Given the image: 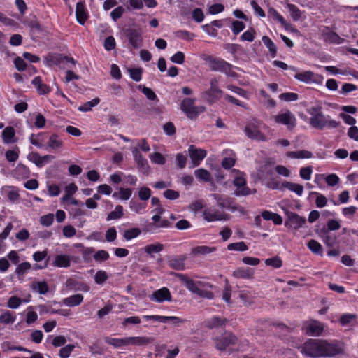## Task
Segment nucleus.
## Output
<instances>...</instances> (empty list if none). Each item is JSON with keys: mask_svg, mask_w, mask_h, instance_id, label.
Segmentation results:
<instances>
[{"mask_svg": "<svg viewBox=\"0 0 358 358\" xmlns=\"http://www.w3.org/2000/svg\"><path fill=\"white\" fill-rule=\"evenodd\" d=\"M282 185L289 190L295 192L298 196H301L303 194V187L301 185L286 181L282 182Z\"/></svg>", "mask_w": 358, "mask_h": 358, "instance_id": "35", "label": "nucleus"}, {"mask_svg": "<svg viewBox=\"0 0 358 358\" xmlns=\"http://www.w3.org/2000/svg\"><path fill=\"white\" fill-rule=\"evenodd\" d=\"M28 159L34 163L38 167H42L44 165V162L42 158V156H41L37 152H32L28 156Z\"/></svg>", "mask_w": 358, "mask_h": 358, "instance_id": "47", "label": "nucleus"}, {"mask_svg": "<svg viewBox=\"0 0 358 358\" xmlns=\"http://www.w3.org/2000/svg\"><path fill=\"white\" fill-rule=\"evenodd\" d=\"M170 59L175 64H182L185 62V55L182 52L178 51Z\"/></svg>", "mask_w": 358, "mask_h": 358, "instance_id": "58", "label": "nucleus"}, {"mask_svg": "<svg viewBox=\"0 0 358 358\" xmlns=\"http://www.w3.org/2000/svg\"><path fill=\"white\" fill-rule=\"evenodd\" d=\"M31 83L36 87L39 94H47L50 92V87L43 83L40 76L35 77L32 80Z\"/></svg>", "mask_w": 358, "mask_h": 358, "instance_id": "23", "label": "nucleus"}, {"mask_svg": "<svg viewBox=\"0 0 358 358\" xmlns=\"http://www.w3.org/2000/svg\"><path fill=\"white\" fill-rule=\"evenodd\" d=\"M238 338L230 331H226L220 337L215 338V347L219 350H225L229 345H235Z\"/></svg>", "mask_w": 358, "mask_h": 358, "instance_id": "8", "label": "nucleus"}, {"mask_svg": "<svg viewBox=\"0 0 358 358\" xmlns=\"http://www.w3.org/2000/svg\"><path fill=\"white\" fill-rule=\"evenodd\" d=\"M15 320V315L14 313L6 311L0 315V322L4 324H12Z\"/></svg>", "mask_w": 358, "mask_h": 358, "instance_id": "41", "label": "nucleus"}, {"mask_svg": "<svg viewBox=\"0 0 358 358\" xmlns=\"http://www.w3.org/2000/svg\"><path fill=\"white\" fill-rule=\"evenodd\" d=\"M254 269L248 267H238L234 271L232 275L236 278L253 279Z\"/></svg>", "mask_w": 358, "mask_h": 358, "instance_id": "17", "label": "nucleus"}, {"mask_svg": "<svg viewBox=\"0 0 358 358\" xmlns=\"http://www.w3.org/2000/svg\"><path fill=\"white\" fill-rule=\"evenodd\" d=\"M126 36L131 46L136 49L141 46L142 43V30L139 27H129L125 29Z\"/></svg>", "mask_w": 358, "mask_h": 358, "instance_id": "9", "label": "nucleus"}, {"mask_svg": "<svg viewBox=\"0 0 358 358\" xmlns=\"http://www.w3.org/2000/svg\"><path fill=\"white\" fill-rule=\"evenodd\" d=\"M181 110L189 119H196L198 115L206 110L205 106H195L194 99L191 98L184 99L180 104Z\"/></svg>", "mask_w": 358, "mask_h": 358, "instance_id": "5", "label": "nucleus"}, {"mask_svg": "<svg viewBox=\"0 0 358 358\" xmlns=\"http://www.w3.org/2000/svg\"><path fill=\"white\" fill-rule=\"evenodd\" d=\"M68 57L59 53H48L44 57V63L48 66H58L62 63L64 62L65 59H67Z\"/></svg>", "mask_w": 358, "mask_h": 358, "instance_id": "14", "label": "nucleus"}, {"mask_svg": "<svg viewBox=\"0 0 358 358\" xmlns=\"http://www.w3.org/2000/svg\"><path fill=\"white\" fill-rule=\"evenodd\" d=\"M227 249L229 250L245 251L248 248L243 241H241L229 244Z\"/></svg>", "mask_w": 358, "mask_h": 358, "instance_id": "46", "label": "nucleus"}, {"mask_svg": "<svg viewBox=\"0 0 358 358\" xmlns=\"http://www.w3.org/2000/svg\"><path fill=\"white\" fill-rule=\"evenodd\" d=\"M31 268V264L29 262H23L20 264L15 269V273L18 275H24L27 271Z\"/></svg>", "mask_w": 358, "mask_h": 358, "instance_id": "52", "label": "nucleus"}, {"mask_svg": "<svg viewBox=\"0 0 358 358\" xmlns=\"http://www.w3.org/2000/svg\"><path fill=\"white\" fill-rule=\"evenodd\" d=\"M109 254L107 251L103 250H98L95 254L94 255V259L96 262H103L106 261L108 259Z\"/></svg>", "mask_w": 358, "mask_h": 358, "instance_id": "53", "label": "nucleus"}, {"mask_svg": "<svg viewBox=\"0 0 358 358\" xmlns=\"http://www.w3.org/2000/svg\"><path fill=\"white\" fill-rule=\"evenodd\" d=\"M308 113L310 115L309 123L313 128L322 130L326 127L337 128L340 125V122L330 120L329 116L326 117L320 106L311 107L308 110Z\"/></svg>", "mask_w": 358, "mask_h": 358, "instance_id": "2", "label": "nucleus"}, {"mask_svg": "<svg viewBox=\"0 0 358 358\" xmlns=\"http://www.w3.org/2000/svg\"><path fill=\"white\" fill-rule=\"evenodd\" d=\"M71 259L69 256L66 255H59L55 257L54 266L57 267L66 268L70 266Z\"/></svg>", "mask_w": 358, "mask_h": 358, "instance_id": "27", "label": "nucleus"}, {"mask_svg": "<svg viewBox=\"0 0 358 358\" xmlns=\"http://www.w3.org/2000/svg\"><path fill=\"white\" fill-rule=\"evenodd\" d=\"M308 248L314 253L319 254L322 251V245L317 241L311 239L308 243Z\"/></svg>", "mask_w": 358, "mask_h": 358, "instance_id": "50", "label": "nucleus"}, {"mask_svg": "<svg viewBox=\"0 0 358 358\" xmlns=\"http://www.w3.org/2000/svg\"><path fill=\"white\" fill-rule=\"evenodd\" d=\"M151 195V191L148 187H141L138 192V196L141 200L147 201Z\"/></svg>", "mask_w": 358, "mask_h": 358, "instance_id": "63", "label": "nucleus"}, {"mask_svg": "<svg viewBox=\"0 0 358 358\" xmlns=\"http://www.w3.org/2000/svg\"><path fill=\"white\" fill-rule=\"evenodd\" d=\"M108 279L107 273L104 271H98L94 275L96 284L101 285Z\"/></svg>", "mask_w": 358, "mask_h": 358, "instance_id": "51", "label": "nucleus"}, {"mask_svg": "<svg viewBox=\"0 0 358 358\" xmlns=\"http://www.w3.org/2000/svg\"><path fill=\"white\" fill-rule=\"evenodd\" d=\"M141 233V230L139 228L134 227L124 231L123 237L127 241H129L138 237Z\"/></svg>", "mask_w": 358, "mask_h": 358, "instance_id": "39", "label": "nucleus"}, {"mask_svg": "<svg viewBox=\"0 0 358 358\" xmlns=\"http://www.w3.org/2000/svg\"><path fill=\"white\" fill-rule=\"evenodd\" d=\"M171 222L167 220H160L159 224L149 223L144 229L145 232L152 231L158 228H167L171 226Z\"/></svg>", "mask_w": 358, "mask_h": 358, "instance_id": "34", "label": "nucleus"}, {"mask_svg": "<svg viewBox=\"0 0 358 358\" xmlns=\"http://www.w3.org/2000/svg\"><path fill=\"white\" fill-rule=\"evenodd\" d=\"M105 342L109 345L114 346L115 348H120L128 345L127 338H116L106 337Z\"/></svg>", "mask_w": 358, "mask_h": 358, "instance_id": "33", "label": "nucleus"}, {"mask_svg": "<svg viewBox=\"0 0 358 358\" xmlns=\"http://www.w3.org/2000/svg\"><path fill=\"white\" fill-rule=\"evenodd\" d=\"M17 150L18 148H17ZM5 157L8 162H15L19 157V150H8L5 153Z\"/></svg>", "mask_w": 358, "mask_h": 358, "instance_id": "56", "label": "nucleus"}, {"mask_svg": "<svg viewBox=\"0 0 358 358\" xmlns=\"http://www.w3.org/2000/svg\"><path fill=\"white\" fill-rule=\"evenodd\" d=\"M223 92L219 87V81L217 78H212L210 81V88L202 92L201 95L209 103H214L220 99Z\"/></svg>", "mask_w": 358, "mask_h": 358, "instance_id": "6", "label": "nucleus"}, {"mask_svg": "<svg viewBox=\"0 0 358 358\" xmlns=\"http://www.w3.org/2000/svg\"><path fill=\"white\" fill-rule=\"evenodd\" d=\"M341 351L342 348L337 343L321 339H309L302 348V352L311 357H334Z\"/></svg>", "mask_w": 358, "mask_h": 358, "instance_id": "1", "label": "nucleus"}, {"mask_svg": "<svg viewBox=\"0 0 358 358\" xmlns=\"http://www.w3.org/2000/svg\"><path fill=\"white\" fill-rule=\"evenodd\" d=\"M150 299L153 301L162 303L164 301H171L172 300V296L167 287H162L155 291L150 296Z\"/></svg>", "mask_w": 358, "mask_h": 358, "instance_id": "13", "label": "nucleus"}, {"mask_svg": "<svg viewBox=\"0 0 358 358\" xmlns=\"http://www.w3.org/2000/svg\"><path fill=\"white\" fill-rule=\"evenodd\" d=\"M255 33L256 32L253 29H250L246 31L245 32H244L241 35V39L242 41H247L249 42H252L255 38L254 36H255Z\"/></svg>", "mask_w": 358, "mask_h": 358, "instance_id": "64", "label": "nucleus"}, {"mask_svg": "<svg viewBox=\"0 0 358 358\" xmlns=\"http://www.w3.org/2000/svg\"><path fill=\"white\" fill-rule=\"evenodd\" d=\"M203 214L204 219L208 222L227 220L228 219L227 215L218 213L217 212L212 210H205Z\"/></svg>", "mask_w": 358, "mask_h": 358, "instance_id": "20", "label": "nucleus"}, {"mask_svg": "<svg viewBox=\"0 0 358 358\" xmlns=\"http://www.w3.org/2000/svg\"><path fill=\"white\" fill-rule=\"evenodd\" d=\"M285 215H287V220L285 226L289 229L297 230L303 227L306 223V219L296 213L287 210Z\"/></svg>", "mask_w": 358, "mask_h": 358, "instance_id": "7", "label": "nucleus"}, {"mask_svg": "<svg viewBox=\"0 0 358 358\" xmlns=\"http://www.w3.org/2000/svg\"><path fill=\"white\" fill-rule=\"evenodd\" d=\"M233 184L236 187L234 194L236 196H247L250 194V189L246 186V180L242 176H238L234 178Z\"/></svg>", "mask_w": 358, "mask_h": 358, "instance_id": "11", "label": "nucleus"}, {"mask_svg": "<svg viewBox=\"0 0 358 358\" xmlns=\"http://www.w3.org/2000/svg\"><path fill=\"white\" fill-rule=\"evenodd\" d=\"M48 145L52 150H58L63 146V141L56 134H52L48 139Z\"/></svg>", "mask_w": 358, "mask_h": 358, "instance_id": "28", "label": "nucleus"}, {"mask_svg": "<svg viewBox=\"0 0 358 358\" xmlns=\"http://www.w3.org/2000/svg\"><path fill=\"white\" fill-rule=\"evenodd\" d=\"M311 194L317 195L315 204L317 208H323L327 205V199L324 195L317 192H312Z\"/></svg>", "mask_w": 358, "mask_h": 358, "instance_id": "54", "label": "nucleus"}, {"mask_svg": "<svg viewBox=\"0 0 358 358\" xmlns=\"http://www.w3.org/2000/svg\"><path fill=\"white\" fill-rule=\"evenodd\" d=\"M245 134L251 139L265 141V136L255 127V124H249L245 128Z\"/></svg>", "mask_w": 358, "mask_h": 358, "instance_id": "18", "label": "nucleus"}, {"mask_svg": "<svg viewBox=\"0 0 358 358\" xmlns=\"http://www.w3.org/2000/svg\"><path fill=\"white\" fill-rule=\"evenodd\" d=\"M76 14L78 22H85V21L87 20V14L85 11V6L83 3L78 2L76 4Z\"/></svg>", "mask_w": 358, "mask_h": 358, "instance_id": "32", "label": "nucleus"}, {"mask_svg": "<svg viewBox=\"0 0 358 358\" xmlns=\"http://www.w3.org/2000/svg\"><path fill=\"white\" fill-rule=\"evenodd\" d=\"M163 195L166 199L169 200H175L180 196V194L178 191L170 189L165 190Z\"/></svg>", "mask_w": 358, "mask_h": 358, "instance_id": "60", "label": "nucleus"}, {"mask_svg": "<svg viewBox=\"0 0 358 358\" xmlns=\"http://www.w3.org/2000/svg\"><path fill=\"white\" fill-rule=\"evenodd\" d=\"M281 100L285 101H296L298 99V94L293 92L282 93L279 96Z\"/></svg>", "mask_w": 358, "mask_h": 358, "instance_id": "59", "label": "nucleus"}, {"mask_svg": "<svg viewBox=\"0 0 358 358\" xmlns=\"http://www.w3.org/2000/svg\"><path fill=\"white\" fill-rule=\"evenodd\" d=\"M314 73H313L312 71H307L302 73H297L294 77L299 81L306 83H310L313 81L315 82V80L314 79Z\"/></svg>", "mask_w": 358, "mask_h": 358, "instance_id": "30", "label": "nucleus"}, {"mask_svg": "<svg viewBox=\"0 0 358 358\" xmlns=\"http://www.w3.org/2000/svg\"><path fill=\"white\" fill-rule=\"evenodd\" d=\"M323 330V324L316 320L310 322V323L306 326V333L311 336H319L322 334Z\"/></svg>", "mask_w": 358, "mask_h": 358, "instance_id": "19", "label": "nucleus"}, {"mask_svg": "<svg viewBox=\"0 0 358 358\" xmlns=\"http://www.w3.org/2000/svg\"><path fill=\"white\" fill-rule=\"evenodd\" d=\"M164 250V245L157 243L156 244L148 245L144 248L145 252L148 255H152L155 252H159Z\"/></svg>", "mask_w": 358, "mask_h": 358, "instance_id": "43", "label": "nucleus"}, {"mask_svg": "<svg viewBox=\"0 0 358 358\" xmlns=\"http://www.w3.org/2000/svg\"><path fill=\"white\" fill-rule=\"evenodd\" d=\"M32 287L41 294H45L49 291L48 285L45 281L34 282Z\"/></svg>", "mask_w": 358, "mask_h": 358, "instance_id": "40", "label": "nucleus"}, {"mask_svg": "<svg viewBox=\"0 0 358 358\" xmlns=\"http://www.w3.org/2000/svg\"><path fill=\"white\" fill-rule=\"evenodd\" d=\"M175 275L185 285V287L191 292L196 294L202 298L211 299L214 297V294L212 292L202 289V288L205 287L206 285H208V284H205L201 281L195 282L188 278L186 275L182 273H176Z\"/></svg>", "mask_w": 358, "mask_h": 358, "instance_id": "3", "label": "nucleus"}, {"mask_svg": "<svg viewBox=\"0 0 358 358\" xmlns=\"http://www.w3.org/2000/svg\"><path fill=\"white\" fill-rule=\"evenodd\" d=\"M216 250L215 247H209L206 245H201L192 248L191 254L194 256L205 255Z\"/></svg>", "mask_w": 358, "mask_h": 358, "instance_id": "26", "label": "nucleus"}, {"mask_svg": "<svg viewBox=\"0 0 358 358\" xmlns=\"http://www.w3.org/2000/svg\"><path fill=\"white\" fill-rule=\"evenodd\" d=\"M227 320L224 317L214 316L205 321V326L211 329L214 328H219L224 327Z\"/></svg>", "mask_w": 358, "mask_h": 358, "instance_id": "21", "label": "nucleus"}, {"mask_svg": "<svg viewBox=\"0 0 358 358\" xmlns=\"http://www.w3.org/2000/svg\"><path fill=\"white\" fill-rule=\"evenodd\" d=\"M100 103V99L96 97L93 99L92 101L85 103L83 105L78 107V110L80 112H88L92 108Z\"/></svg>", "mask_w": 358, "mask_h": 358, "instance_id": "37", "label": "nucleus"}, {"mask_svg": "<svg viewBox=\"0 0 358 358\" xmlns=\"http://www.w3.org/2000/svg\"><path fill=\"white\" fill-rule=\"evenodd\" d=\"M83 300V296L80 294H77L75 295H72L68 298H66L63 300V302L65 305L68 306H76L82 303Z\"/></svg>", "mask_w": 358, "mask_h": 358, "instance_id": "29", "label": "nucleus"}, {"mask_svg": "<svg viewBox=\"0 0 358 358\" xmlns=\"http://www.w3.org/2000/svg\"><path fill=\"white\" fill-rule=\"evenodd\" d=\"M321 36L327 43L339 44L342 41L341 37L336 32L331 31L327 27H324L321 31Z\"/></svg>", "mask_w": 358, "mask_h": 358, "instance_id": "16", "label": "nucleus"}, {"mask_svg": "<svg viewBox=\"0 0 358 358\" xmlns=\"http://www.w3.org/2000/svg\"><path fill=\"white\" fill-rule=\"evenodd\" d=\"M124 215L123 207L120 205L116 206L115 210L108 213L106 220L108 221L117 220Z\"/></svg>", "mask_w": 358, "mask_h": 358, "instance_id": "36", "label": "nucleus"}, {"mask_svg": "<svg viewBox=\"0 0 358 358\" xmlns=\"http://www.w3.org/2000/svg\"><path fill=\"white\" fill-rule=\"evenodd\" d=\"M130 77L134 81L138 82L141 80L143 69L141 68H134L129 69Z\"/></svg>", "mask_w": 358, "mask_h": 358, "instance_id": "48", "label": "nucleus"}, {"mask_svg": "<svg viewBox=\"0 0 358 358\" xmlns=\"http://www.w3.org/2000/svg\"><path fill=\"white\" fill-rule=\"evenodd\" d=\"M141 323V318L138 316H132L127 318H125L122 322V325L123 327H127L129 324H138Z\"/></svg>", "mask_w": 358, "mask_h": 358, "instance_id": "61", "label": "nucleus"}, {"mask_svg": "<svg viewBox=\"0 0 358 358\" xmlns=\"http://www.w3.org/2000/svg\"><path fill=\"white\" fill-rule=\"evenodd\" d=\"M74 348L75 345L73 344H68L62 348L59 353V357L61 358H68Z\"/></svg>", "mask_w": 358, "mask_h": 358, "instance_id": "49", "label": "nucleus"}, {"mask_svg": "<svg viewBox=\"0 0 358 358\" xmlns=\"http://www.w3.org/2000/svg\"><path fill=\"white\" fill-rule=\"evenodd\" d=\"M196 178L204 182H208L210 179V173L204 169H199L194 171Z\"/></svg>", "mask_w": 358, "mask_h": 358, "instance_id": "44", "label": "nucleus"}, {"mask_svg": "<svg viewBox=\"0 0 358 358\" xmlns=\"http://www.w3.org/2000/svg\"><path fill=\"white\" fill-rule=\"evenodd\" d=\"M132 153L139 171L144 174H147L149 171L148 161L143 157L141 153L137 148H134L132 151Z\"/></svg>", "mask_w": 358, "mask_h": 358, "instance_id": "15", "label": "nucleus"}, {"mask_svg": "<svg viewBox=\"0 0 358 358\" xmlns=\"http://www.w3.org/2000/svg\"><path fill=\"white\" fill-rule=\"evenodd\" d=\"M287 156L294 159H309L312 157L313 154L308 150L291 151L287 153Z\"/></svg>", "mask_w": 358, "mask_h": 358, "instance_id": "31", "label": "nucleus"}, {"mask_svg": "<svg viewBox=\"0 0 358 358\" xmlns=\"http://www.w3.org/2000/svg\"><path fill=\"white\" fill-rule=\"evenodd\" d=\"M2 139L4 143H13L17 141L15 139V131L13 127H6L2 131Z\"/></svg>", "mask_w": 358, "mask_h": 358, "instance_id": "22", "label": "nucleus"}, {"mask_svg": "<svg viewBox=\"0 0 358 358\" xmlns=\"http://www.w3.org/2000/svg\"><path fill=\"white\" fill-rule=\"evenodd\" d=\"M274 120L276 123L285 124L288 128H293L296 125V118L289 110L285 113L275 115Z\"/></svg>", "mask_w": 358, "mask_h": 358, "instance_id": "12", "label": "nucleus"}, {"mask_svg": "<svg viewBox=\"0 0 358 358\" xmlns=\"http://www.w3.org/2000/svg\"><path fill=\"white\" fill-rule=\"evenodd\" d=\"M186 259L185 256H180L178 257L171 258L168 262V265L170 268L177 270L182 271L185 269L184 262Z\"/></svg>", "mask_w": 358, "mask_h": 358, "instance_id": "24", "label": "nucleus"}, {"mask_svg": "<svg viewBox=\"0 0 358 358\" xmlns=\"http://www.w3.org/2000/svg\"><path fill=\"white\" fill-rule=\"evenodd\" d=\"M152 341V338L145 336L127 337L128 345H145Z\"/></svg>", "mask_w": 358, "mask_h": 358, "instance_id": "25", "label": "nucleus"}, {"mask_svg": "<svg viewBox=\"0 0 358 358\" xmlns=\"http://www.w3.org/2000/svg\"><path fill=\"white\" fill-rule=\"evenodd\" d=\"M138 88L141 90L142 92L149 100H155L157 99L155 93L150 88L145 86L142 87L141 85H138Z\"/></svg>", "mask_w": 358, "mask_h": 358, "instance_id": "55", "label": "nucleus"}, {"mask_svg": "<svg viewBox=\"0 0 358 358\" xmlns=\"http://www.w3.org/2000/svg\"><path fill=\"white\" fill-rule=\"evenodd\" d=\"M265 264L266 265L272 266L275 268H279L282 265V261L278 256H275L272 258L266 259L265 260Z\"/></svg>", "mask_w": 358, "mask_h": 358, "instance_id": "45", "label": "nucleus"}, {"mask_svg": "<svg viewBox=\"0 0 358 358\" xmlns=\"http://www.w3.org/2000/svg\"><path fill=\"white\" fill-rule=\"evenodd\" d=\"M214 26L217 28H220L222 27V24H205L201 27L208 35L215 36L217 34V31Z\"/></svg>", "mask_w": 358, "mask_h": 358, "instance_id": "42", "label": "nucleus"}, {"mask_svg": "<svg viewBox=\"0 0 358 358\" xmlns=\"http://www.w3.org/2000/svg\"><path fill=\"white\" fill-rule=\"evenodd\" d=\"M209 66L212 71H220L229 77H236V73L233 71L232 65L222 59L210 57Z\"/></svg>", "mask_w": 358, "mask_h": 358, "instance_id": "4", "label": "nucleus"}, {"mask_svg": "<svg viewBox=\"0 0 358 358\" xmlns=\"http://www.w3.org/2000/svg\"><path fill=\"white\" fill-rule=\"evenodd\" d=\"M262 41L268 49L271 56L273 57H275L277 54V48L274 43L271 41V39L269 37L266 36H264L262 37Z\"/></svg>", "mask_w": 358, "mask_h": 358, "instance_id": "38", "label": "nucleus"}, {"mask_svg": "<svg viewBox=\"0 0 358 358\" xmlns=\"http://www.w3.org/2000/svg\"><path fill=\"white\" fill-rule=\"evenodd\" d=\"M188 152L191 159L192 167L199 166L201 162L206 156V151L205 150L197 148L194 145H192L189 147Z\"/></svg>", "mask_w": 358, "mask_h": 358, "instance_id": "10", "label": "nucleus"}, {"mask_svg": "<svg viewBox=\"0 0 358 358\" xmlns=\"http://www.w3.org/2000/svg\"><path fill=\"white\" fill-rule=\"evenodd\" d=\"M313 169L311 166L303 167L300 169V176L304 180H310Z\"/></svg>", "mask_w": 358, "mask_h": 358, "instance_id": "62", "label": "nucleus"}, {"mask_svg": "<svg viewBox=\"0 0 358 358\" xmlns=\"http://www.w3.org/2000/svg\"><path fill=\"white\" fill-rule=\"evenodd\" d=\"M22 303V300L17 296H11L7 303L8 307L12 309L18 308Z\"/></svg>", "mask_w": 358, "mask_h": 358, "instance_id": "57", "label": "nucleus"}]
</instances>
